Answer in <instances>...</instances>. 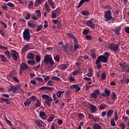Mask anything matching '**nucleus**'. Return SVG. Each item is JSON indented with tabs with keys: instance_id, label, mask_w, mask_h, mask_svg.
I'll return each instance as SVG.
<instances>
[{
	"instance_id": "nucleus-61",
	"label": "nucleus",
	"mask_w": 129,
	"mask_h": 129,
	"mask_svg": "<svg viewBox=\"0 0 129 129\" xmlns=\"http://www.w3.org/2000/svg\"><path fill=\"white\" fill-rule=\"evenodd\" d=\"M94 93H95L97 95H99L100 94V90L99 89L96 90Z\"/></svg>"
},
{
	"instance_id": "nucleus-36",
	"label": "nucleus",
	"mask_w": 129,
	"mask_h": 129,
	"mask_svg": "<svg viewBox=\"0 0 129 129\" xmlns=\"http://www.w3.org/2000/svg\"><path fill=\"white\" fill-rule=\"evenodd\" d=\"M67 67H68V64H62L60 66V68L62 70H66Z\"/></svg>"
},
{
	"instance_id": "nucleus-37",
	"label": "nucleus",
	"mask_w": 129,
	"mask_h": 129,
	"mask_svg": "<svg viewBox=\"0 0 129 129\" xmlns=\"http://www.w3.org/2000/svg\"><path fill=\"white\" fill-rule=\"evenodd\" d=\"M82 15H83V16H89L90 13L88 11L83 10L82 11Z\"/></svg>"
},
{
	"instance_id": "nucleus-10",
	"label": "nucleus",
	"mask_w": 129,
	"mask_h": 129,
	"mask_svg": "<svg viewBox=\"0 0 129 129\" xmlns=\"http://www.w3.org/2000/svg\"><path fill=\"white\" fill-rule=\"evenodd\" d=\"M71 88L73 89H76L75 92L76 93H78L80 90H81V88L79 87V85L78 84H73L72 86H71Z\"/></svg>"
},
{
	"instance_id": "nucleus-44",
	"label": "nucleus",
	"mask_w": 129,
	"mask_h": 129,
	"mask_svg": "<svg viewBox=\"0 0 129 129\" xmlns=\"http://www.w3.org/2000/svg\"><path fill=\"white\" fill-rule=\"evenodd\" d=\"M27 62L29 65H32V66H34V65H35V60H29Z\"/></svg>"
},
{
	"instance_id": "nucleus-47",
	"label": "nucleus",
	"mask_w": 129,
	"mask_h": 129,
	"mask_svg": "<svg viewBox=\"0 0 129 129\" xmlns=\"http://www.w3.org/2000/svg\"><path fill=\"white\" fill-rule=\"evenodd\" d=\"M97 96H98L94 92L91 93V97H92V98H94V99H96V98H97Z\"/></svg>"
},
{
	"instance_id": "nucleus-18",
	"label": "nucleus",
	"mask_w": 129,
	"mask_h": 129,
	"mask_svg": "<svg viewBox=\"0 0 129 129\" xmlns=\"http://www.w3.org/2000/svg\"><path fill=\"white\" fill-rule=\"evenodd\" d=\"M27 58L30 60H34L35 59V54L32 53H29L27 54Z\"/></svg>"
},
{
	"instance_id": "nucleus-19",
	"label": "nucleus",
	"mask_w": 129,
	"mask_h": 129,
	"mask_svg": "<svg viewBox=\"0 0 129 129\" xmlns=\"http://www.w3.org/2000/svg\"><path fill=\"white\" fill-rule=\"evenodd\" d=\"M39 115L41 119H46L47 118V114L45 112H40Z\"/></svg>"
},
{
	"instance_id": "nucleus-22",
	"label": "nucleus",
	"mask_w": 129,
	"mask_h": 129,
	"mask_svg": "<svg viewBox=\"0 0 129 129\" xmlns=\"http://www.w3.org/2000/svg\"><path fill=\"white\" fill-rule=\"evenodd\" d=\"M0 58L2 62H7L8 61V58L4 54H0Z\"/></svg>"
},
{
	"instance_id": "nucleus-64",
	"label": "nucleus",
	"mask_w": 129,
	"mask_h": 129,
	"mask_svg": "<svg viewBox=\"0 0 129 129\" xmlns=\"http://www.w3.org/2000/svg\"><path fill=\"white\" fill-rule=\"evenodd\" d=\"M124 31H125V33H126V34H129V27L127 26V27H125Z\"/></svg>"
},
{
	"instance_id": "nucleus-21",
	"label": "nucleus",
	"mask_w": 129,
	"mask_h": 129,
	"mask_svg": "<svg viewBox=\"0 0 129 129\" xmlns=\"http://www.w3.org/2000/svg\"><path fill=\"white\" fill-rule=\"evenodd\" d=\"M65 92V91H61L59 90L56 93V96L58 98H60L61 97L62 94H63Z\"/></svg>"
},
{
	"instance_id": "nucleus-35",
	"label": "nucleus",
	"mask_w": 129,
	"mask_h": 129,
	"mask_svg": "<svg viewBox=\"0 0 129 129\" xmlns=\"http://www.w3.org/2000/svg\"><path fill=\"white\" fill-rule=\"evenodd\" d=\"M69 81L71 82H74L75 81H76V79L74 78V77L71 76L70 77L68 78Z\"/></svg>"
},
{
	"instance_id": "nucleus-54",
	"label": "nucleus",
	"mask_w": 129,
	"mask_h": 129,
	"mask_svg": "<svg viewBox=\"0 0 129 129\" xmlns=\"http://www.w3.org/2000/svg\"><path fill=\"white\" fill-rule=\"evenodd\" d=\"M122 119H123V121L124 122L127 123V121L128 120V116H126V117L123 116Z\"/></svg>"
},
{
	"instance_id": "nucleus-53",
	"label": "nucleus",
	"mask_w": 129,
	"mask_h": 129,
	"mask_svg": "<svg viewBox=\"0 0 129 129\" xmlns=\"http://www.w3.org/2000/svg\"><path fill=\"white\" fill-rule=\"evenodd\" d=\"M35 14H36L37 16L39 17H41V11L36 10L35 11Z\"/></svg>"
},
{
	"instance_id": "nucleus-16",
	"label": "nucleus",
	"mask_w": 129,
	"mask_h": 129,
	"mask_svg": "<svg viewBox=\"0 0 129 129\" xmlns=\"http://www.w3.org/2000/svg\"><path fill=\"white\" fill-rule=\"evenodd\" d=\"M39 90H48L49 91H53V87L42 86L39 88Z\"/></svg>"
},
{
	"instance_id": "nucleus-13",
	"label": "nucleus",
	"mask_w": 129,
	"mask_h": 129,
	"mask_svg": "<svg viewBox=\"0 0 129 129\" xmlns=\"http://www.w3.org/2000/svg\"><path fill=\"white\" fill-rule=\"evenodd\" d=\"M87 26L91 28V29H95V25L91 21H87L86 23Z\"/></svg>"
},
{
	"instance_id": "nucleus-58",
	"label": "nucleus",
	"mask_w": 129,
	"mask_h": 129,
	"mask_svg": "<svg viewBox=\"0 0 129 129\" xmlns=\"http://www.w3.org/2000/svg\"><path fill=\"white\" fill-rule=\"evenodd\" d=\"M51 18L52 19H56V18H57V14L54 13V12H52V13L51 14Z\"/></svg>"
},
{
	"instance_id": "nucleus-62",
	"label": "nucleus",
	"mask_w": 129,
	"mask_h": 129,
	"mask_svg": "<svg viewBox=\"0 0 129 129\" xmlns=\"http://www.w3.org/2000/svg\"><path fill=\"white\" fill-rule=\"evenodd\" d=\"M99 117H96L95 118L94 117V119H93L94 122H98V121H99Z\"/></svg>"
},
{
	"instance_id": "nucleus-3",
	"label": "nucleus",
	"mask_w": 129,
	"mask_h": 129,
	"mask_svg": "<svg viewBox=\"0 0 129 129\" xmlns=\"http://www.w3.org/2000/svg\"><path fill=\"white\" fill-rule=\"evenodd\" d=\"M42 98L45 99L44 102L46 105H48V106H51V101H53V99L50 97L49 95L46 94H43L42 96Z\"/></svg>"
},
{
	"instance_id": "nucleus-7",
	"label": "nucleus",
	"mask_w": 129,
	"mask_h": 129,
	"mask_svg": "<svg viewBox=\"0 0 129 129\" xmlns=\"http://www.w3.org/2000/svg\"><path fill=\"white\" fill-rule=\"evenodd\" d=\"M11 54L12 56V58L14 61H17L18 60V57H20V54L15 50H12L11 51Z\"/></svg>"
},
{
	"instance_id": "nucleus-29",
	"label": "nucleus",
	"mask_w": 129,
	"mask_h": 129,
	"mask_svg": "<svg viewBox=\"0 0 129 129\" xmlns=\"http://www.w3.org/2000/svg\"><path fill=\"white\" fill-rule=\"evenodd\" d=\"M112 114H113V110H108L107 113V117H109L110 116H111Z\"/></svg>"
},
{
	"instance_id": "nucleus-43",
	"label": "nucleus",
	"mask_w": 129,
	"mask_h": 129,
	"mask_svg": "<svg viewBox=\"0 0 129 129\" xmlns=\"http://www.w3.org/2000/svg\"><path fill=\"white\" fill-rule=\"evenodd\" d=\"M26 17H25V20H30V19H31V14L29 12H27L26 15Z\"/></svg>"
},
{
	"instance_id": "nucleus-50",
	"label": "nucleus",
	"mask_w": 129,
	"mask_h": 129,
	"mask_svg": "<svg viewBox=\"0 0 129 129\" xmlns=\"http://www.w3.org/2000/svg\"><path fill=\"white\" fill-rule=\"evenodd\" d=\"M119 126L121 128V129H125V125L124 124V123H120Z\"/></svg>"
},
{
	"instance_id": "nucleus-14",
	"label": "nucleus",
	"mask_w": 129,
	"mask_h": 129,
	"mask_svg": "<svg viewBox=\"0 0 129 129\" xmlns=\"http://www.w3.org/2000/svg\"><path fill=\"white\" fill-rule=\"evenodd\" d=\"M8 91L9 92H11V91H12L13 93L16 94V93H18V92L17 91V88L16 87L13 86V85H11L10 86V88L8 89Z\"/></svg>"
},
{
	"instance_id": "nucleus-42",
	"label": "nucleus",
	"mask_w": 129,
	"mask_h": 129,
	"mask_svg": "<svg viewBox=\"0 0 129 129\" xmlns=\"http://www.w3.org/2000/svg\"><path fill=\"white\" fill-rule=\"evenodd\" d=\"M33 7H34V3H33L32 1H31L30 4L28 5V8L29 10H31Z\"/></svg>"
},
{
	"instance_id": "nucleus-32",
	"label": "nucleus",
	"mask_w": 129,
	"mask_h": 129,
	"mask_svg": "<svg viewBox=\"0 0 129 129\" xmlns=\"http://www.w3.org/2000/svg\"><path fill=\"white\" fill-rule=\"evenodd\" d=\"M31 101L30 100L27 99L26 101L24 102V105L25 106H29L30 104H31Z\"/></svg>"
},
{
	"instance_id": "nucleus-59",
	"label": "nucleus",
	"mask_w": 129,
	"mask_h": 129,
	"mask_svg": "<svg viewBox=\"0 0 129 129\" xmlns=\"http://www.w3.org/2000/svg\"><path fill=\"white\" fill-rule=\"evenodd\" d=\"M89 31L87 29H84L83 31V35H87L89 33Z\"/></svg>"
},
{
	"instance_id": "nucleus-40",
	"label": "nucleus",
	"mask_w": 129,
	"mask_h": 129,
	"mask_svg": "<svg viewBox=\"0 0 129 129\" xmlns=\"http://www.w3.org/2000/svg\"><path fill=\"white\" fill-rule=\"evenodd\" d=\"M54 59L56 62H59L60 61V55L57 54L55 56H54Z\"/></svg>"
},
{
	"instance_id": "nucleus-2",
	"label": "nucleus",
	"mask_w": 129,
	"mask_h": 129,
	"mask_svg": "<svg viewBox=\"0 0 129 129\" xmlns=\"http://www.w3.org/2000/svg\"><path fill=\"white\" fill-rule=\"evenodd\" d=\"M23 37L24 41L29 42L31 40V34L29 29H25L23 33Z\"/></svg>"
},
{
	"instance_id": "nucleus-55",
	"label": "nucleus",
	"mask_w": 129,
	"mask_h": 129,
	"mask_svg": "<svg viewBox=\"0 0 129 129\" xmlns=\"http://www.w3.org/2000/svg\"><path fill=\"white\" fill-rule=\"evenodd\" d=\"M2 8L3 11H7V10H8V6H7V5L6 4H5L4 5H2Z\"/></svg>"
},
{
	"instance_id": "nucleus-34",
	"label": "nucleus",
	"mask_w": 129,
	"mask_h": 129,
	"mask_svg": "<svg viewBox=\"0 0 129 129\" xmlns=\"http://www.w3.org/2000/svg\"><path fill=\"white\" fill-rule=\"evenodd\" d=\"M35 105L37 107H40V106H41V101L39 99H37L36 103L35 104Z\"/></svg>"
},
{
	"instance_id": "nucleus-20",
	"label": "nucleus",
	"mask_w": 129,
	"mask_h": 129,
	"mask_svg": "<svg viewBox=\"0 0 129 129\" xmlns=\"http://www.w3.org/2000/svg\"><path fill=\"white\" fill-rule=\"evenodd\" d=\"M88 2H90V0H81L78 6V9L82 6L84 4V3H88Z\"/></svg>"
},
{
	"instance_id": "nucleus-41",
	"label": "nucleus",
	"mask_w": 129,
	"mask_h": 129,
	"mask_svg": "<svg viewBox=\"0 0 129 129\" xmlns=\"http://www.w3.org/2000/svg\"><path fill=\"white\" fill-rule=\"evenodd\" d=\"M112 100H113L114 101V100H116V99H117V97L116 96V94H115V93L113 92L112 93Z\"/></svg>"
},
{
	"instance_id": "nucleus-57",
	"label": "nucleus",
	"mask_w": 129,
	"mask_h": 129,
	"mask_svg": "<svg viewBox=\"0 0 129 129\" xmlns=\"http://www.w3.org/2000/svg\"><path fill=\"white\" fill-rule=\"evenodd\" d=\"M48 21H44V25L43 28L44 29H47L48 28Z\"/></svg>"
},
{
	"instance_id": "nucleus-4",
	"label": "nucleus",
	"mask_w": 129,
	"mask_h": 129,
	"mask_svg": "<svg viewBox=\"0 0 129 129\" xmlns=\"http://www.w3.org/2000/svg\"><path fill=\"white\" fill-rule=\"evenodd\" d=\"M120 43H117L116 44L114 43H111L109 45L108 47L111 51H114V52H117L119 49V46Z\"/></svg>"
},
{
	"instance_id": "nucleus-23",
	"label": "nucleus",
	"mask_w": 129,
	"mask_h": 129,
	"mask_svg": "<svg viewBox=\"0 0 129 129\" xmlns=\"http://www.w3.org/2000/svg\"><path fill=\"white\" fill-rule=\"evenodd\" d=\"M106 107H107V105H105V104H102L100 105L99 107H98V108H99V110H103L105 109V108H106Z\"/></svg>"
},
{
	"instance_id": "nucleus-31",
	"label": "nucleus",
	"mask_w": 129,
	"mask_h": 129,
	"mask_svg": "<svg viewBox=\"0 0 129 129\" xmlns=\"http://www.w3.org/2000/svg\"><path fill=\"white\" fill-rule=\"evenodd\" d=\"M93 129H101V126L96 123L93 125Z\"/></svg>"
},
{
	"instance_id": "nucleus-25",
	"label": "nucleus",
	"mask_w": 129,
	"mask_h": 129,
	"mask_svg": "<svg viewBox=\"0 0 129 129\" xmlns=\"http://www.w3.org/2000/svg\"><path fill=\"white\" fill-rule=\"evenodd\" d=\"M27 25L29 28H36V25L35 23H32L30 22V21H28Z\"/></svg>"
},
{
	"instance_id": "nucleus-39",
	"label": "nucleus",
	"mask_w": 129,
	"mask_h": 129,
	"mask_svg": "<svg viewBox=\"0 0 129 129\" xmlns=\"http://www.w3.org/2000/svg\"><path fill=\"white\" fill-rule=\"evenodd\" d=\"M91 52H92L91 54L92 58H93V59H96V55L95 54V52H94L92 49L91 50Z\"/></svg>"
},
{
	"instance_id": "nucleus-60",
	"label": "nucleus",
	"mask_w": 129,
	"mask_h": 129,
	"mask_svg": "<svg viewBox=\"0 0 129 129\" xmlns=\"http://www.w3.org/2000/svg\"><path fill=\"white\" fill-rule=\"evenodd\" d=\"M78 73H79L78 72V71L77 70H76V71H74V72H72V74L74 76H76V75H77V74H78Z\"/></svg>"
},
{
	"instance_id": "nucleus-5",
	"label": "nucleus",
	"mask_w": 129,
	"mask_h": 129,
	"mask_svg": "<svg viewBox=\"0 0 129 129\" xmlns=\"http://www.w3.org/2000/svg\"><path fill=\"white\" fill-rule=\"evenodd\" d=\"M112 16V13L110 11H107L105 12L104 14V18L106 19L105 22L108 21H110V19Z\"/></svg>"
},
{
	"instance_id": "nucleus-48",
	"label": "nucleus",
	"mask_w": 129,
	"mask_h": 129,
	"mask_svg": "<svg viewBox=\"0 0 129 129\" xmlns=\"http://www.w3.org/2000/svg\"><path fill=\"white\" fill-rule=\"evenodd\" d=\"M30 99H31V101H37V100L38 99H37V97L35 96H32L31 97H30Z\"/></svg>"
},
{
	"instance_id": "nucleus-38",
	"label": "nucleus",
	"mask_w": 129,
	"mask_h": 129,
	"mask_svg": "<svg viewBox=\"0 0 129 129\" xmlns=\"http://www.w3.org/2000/svg\"><path fill=\"white\" fill-rule=\"evenodd\" d=\"M51 79H52V80H55L56 81H61V79L56 76H52Z\"/></svg>"
},
{
	"instance_id": "nucleus-27",
	"label": "nucleus",
	"mask_w": 129,
	"mask_h": 129,
	"mask_svg": "<svg viewBox=\"0 0 129 129\" xmlns=\"http://www.w3.org/2000/svg\"><path fill=\"white\" fill-rule=\"evenodd\" d=\"M96 107L94 105H90V109L92 111V112H95L96 111Z\"/></svg>"
},
{
	"instance_id": "nucleus-49",
	"label": "nucleus",
	"mask_w": 129,
	"mask_h": 129,
	"mask_svg": "<svg viewBox=\"0 0 129 129\" xmlns=\"http://www.w3.org/2000/svg\"><path fill=\"white\" fill-rule=\"evenodd\" d=\"M0 23L4 27V29H7V28H8V25H7V24L5 23V22L2 21L0 22Z\"/></svg>"
},
{
	"instance_id": "nucleus-56",
	"label": "nucleus",
	"mask_w": 129,
	"mask_h": 129,
	"mask_svg": "<svg viewBox=\"0 0 129 129\" xmlns=\"http://www.w3.org/2000/svg\"><path fill=\"white\" fill-rule=\"evenodd\" d=\"M36 62H40V61H41V57H40V56H39L38 55H36Z\"/></svg>"
},
{
	"instance_id": "nucleus-17",
	"label": "nucleus",
	"mask_w": 129,
	"mask_h": 129,
	"mask_svg": "<svg viewBox=\"0 0 129 129\" xmlns=\"http://www.w3.org/2000/svg\"><path fill=\"white\" fill-rule=\"evenodd\" d=\"M67 35L70 38H71V39H73V40H74V42H77V38H76V37H75V35H73V34H71L70 33H68Z\"/></svg>"
},
{
	"instance_id": "nucleus-1",
	"label": "nucleus",
	"mask_w": 129,
	"mask_h": 129,
	"mask_svg": "<svg viewBox=\"0 0 129 129\" xmlns=\"http://www.w3.org/2000/svg\"><path fill=\"white\" fill-rule=\"evenodd\" d=\"M44 63L46 65L49 64L50 66H53L54 65V60L52 58V55L49 54H46L44 58Z\"/></svg>"
},
{
	"instance_id": "nucleus-11",
	"label": "nucleus",
	"mask_w": 129,
	"mask_h": 129,
	"mask_svg": "<svg viewBox=\"0 0 129 129\" xmlns=\"http://www.w3.org/2000/svg\"><path fill=\"white\" fill-rule=\"evenodd\" d=\"M31 50V46H30V44H26L23 46V48L22 49L21 52L24 53L26 51H29Z\"/></svg>"
},
{
	"instance_id": "nucleus-52",
	"label": "nucleus",
	"mask_w": 129,
	"mask_h": 129,
	"mask_svg": "<svg viewBox=\"0 0 129 129\" xmlns=\"http://www.w3.org/2000/svg\"><path fill=\"white\" fill-rule=\"evenodd\" d=\"M42 28H43V25H39L36 29V32H39V31H41Z\"/></svg>"
},
{
	"instance_id": "nucleus-30",
	"label": "nucleus",
	"mask_w": 129,
	"mask_h": 129,
	"mask_svg": "<svg viewBox=\"0 0 129 129\" xmlns=\"http://www.w3.org/2000/svg\"><path fill=\"white\" fill-rule=\"evenodd\" d=\"M4 54L6 55V56H7L8 59H11V52H10V51L7 50L4 52Z\"/></svg>"
},
{
	"instance_id": "nucleus-6",
	"label": "nucleus",
	"mask_w": 129,
	"mask_h": 129,
	"mask_svg": "<svg viewBox=\"0 0 129 129\" xmlns=\"http://www.w3.org/2000/svg\"><path fill=\"white\" fill-rule=\"evenodd\" d=\"M97 59L100 62H102V63H107L108 61V57H106L105 55H100L98 56Z\"/></svg>"
},
{
	"instance_id": "nucleus-15",
	"label": "nucleus",
	"mask_w": 129,
	"mask_h": 129,
	"mask_svg": "<svg viewBox=\"0 0 129 129\" xmlns=\"http://www.w3.org/2000/svg\"><path fill=\"white\" fill-rule=\"evenodd\" d=\"M120 82L122 84H123L124 83H125L126 84H128L129 78H126L125 77L123 76V79L120 80Z\"/></svg>"
},
{
	"instance_id": "nucleus-26",
	"label": "nucleus",
	"mask_w": 129,
	"mask_h": 129,
	"mask_svg": "<svg viewBox=\"0 0 129 129\" xmlns=\"http://www.w3.org/2000/svg\"><path fill=\"white\" fill-rule=\"evenodd\" d=\"M75 45H74V51H76L77 49L79 48V46L78 45V41H74Z\"/></svg>"
},
{
	"instance_id": "nucleus-24",
	"label": "nucleus",
	"mask_w": 129,
	"mask_h": 129,
	"mask_svg": "<svg viewBox=\"0 0 129 129\" xmlns=\"http://www.w3.org/2000/svg\"><path fill=\"white\" fill-rule=\"evenodd\" d=\"M101 62L98 59L96 60V64L97 65V68L98 69H101Z\"/></svg>"
},
{
	"instance_id": "nucleus-45",
	"label": "nucleus",
	"mask_w": 129,
	"mask_h": 129,
	"mask_svg": "<svg viewBox=\"0 0 129 129\" xmlns=\"http://www.w3.org/2000/svg\"><path fill=\"white\" fill-rule=\"evenodd\" d=\"M52 12L56 15H57V14H60V8H57L56 9L53 10Z\"/></svg>"
},
{
	"instance_id": "nucleus-9",
	"label": "nucleus",
	"mask_w": 129,
	"mask_h": 129,
	"mask_svg": "<svg viewBox=\"0 0 129 129\" xmlns=\"http://www.w3.org/2000/svg\"><path fill=\"white\" fill-rule=\"evenodd\" d=\"M35 122L36 125L39 127H45L46 125L41 120H36L35 121Z\"/></svg>"
},
{
	"instance_id": "nucleus-33",
	"label": "nucleus",
	"mask_w": 129,
	"mask_h": 129,
	"mask_svg": "<svg viewBox=\"0 0 129 129\" xmlns=\"http://www.w3.org/2000/svg\"><path fill=\"white\" fill-rule=\"evenodd\" d=\"M7 5L8 6V7H10V8H12V9L13 10H15V5H14V4L12 3L11 2H9L7 4Z\"/></svg>"
},
{
	"instance_id": "nucleus-63",
	"label": "nucleus",
	"mask_w": 129,
	"mask_h": 129,
	"mask_svg": "<svg viewBox=\"0 0 129 129\" xmlns=\"http://www.w3.org/2000/svg\"><path fill=\"white\" fill-rule=\"evenodd\" d=\"M103 56H105V57H107V58H108L109 57V56H110L109 52H106L104 53V55H103Z\"/></svg>"
},
{
	"instance_id": "nucleus-8",
	"label": "nucleus",
	"mask_w": 129,
	"mask_h": 129,
	"mask_svg": "<svg viewBox=\"0 0 129 129\" xmlns=\"http://www.w3.org/2000/svg\"><path fill=\"white\" fill-rule=\"evenodd\" d=\"M104 92V93H102L100 96L102 97H109V96H110V90H108L107 88L105 89Z\"/></svg>"
},
{
	"instance_id": "nucleus-12",
	"label": "nucleus",
	"mask_w": 129,
	"mask_h": 129,
	"mask_svg": "<svg viewBox=\"0 0 129 129\" xmlns=\"http://www.w3.org/2000/svg\"><path fill=\"white\" fill-rule=\"evenodd\" d=\"M28 67H29V66L25 62H23L22 64H20V70L21 71H24V70H26V69H28Z\"/></svg>"
},
{
	"instance_id": "nucleus-46",
	"label": "nucleus",
	"mask_w": 129,
	"mask_h": 129,
	"mask_svg": "<svg viewBox=\"0 0 129 129\" xmlns=\"http://www.w3.org/2000/svg\"><path fill=\"white\" fill-rule=\"evenodd\" d=\"M106 78V74H105V72H104L101 75V79L102 80H104Z\"/></svg>"
},
{
	"instance_id": "nucleus-51",
	"label": "nucleus",
	"mask_w": 129,
	"mask_h": 129,
	"mask_svg": "<svg viewBox=\"0 0 129 129\" xmlns=\"http://www.w3.org/2000/svg\"><path fill=\"white\" fill-rule=\"evenodd\" d=\"M111 125L112 126H115V121H114V118L111 119Z\"/></svg>"
},
{
	"instance_id": "nucleus-28",
	"label": "nucleus",
	"mask_w": 129,
	"mask_h": 129,
	"mask_svg": "<svg viewBox=\"0 0 129 129\" xmlns=\"http://www.w3.org/2000/svg\"><path fill=\"white\" fill-rule=\"evenodd\" d=\"M42 2H43V0H36L34 3V7H38L39 5H41Z\"/></svg>"
}]
</instances>
